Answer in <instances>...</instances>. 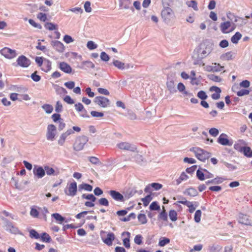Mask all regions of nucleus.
I'll list each match as a JSON object with an SVG mask.
<instances>
[{
	"instance_id": "obj_7",
	"label": "nucleus",
	"mask_w": 252,
	"mask_h": 252,
	"mask_svg": "<svg viewBox=\"0 0 252 252\" xmlns=\"http://www.w3.org/2000/svg\"><path fill=\"white\" fill-rule=\"evenodd\" d=\"M221 32L223 33H228L233 31L236 28V25L230 21L221 23L220 26Z\"/></svg>"
},
{
	"instance_id": "obj_10",
	"label": "nucleus",
	"mask_w": 252,
	"mask_h": 252,
	"mask_svg": "<svg viewBox=\"0 0 252 252\" xmlns=\"http://www.w3.org/2000/svg\"><path fill=\"white\" fill-rule=\"evenodd\" d=\"M117 147L120 150L134 152L136 150V147L128 142H121L117 144Z\"/></svg>"
},
{
	"instance_id": "obj_8",
	"label": "nucleus",
	"mask_w": 252,
	"mask_h": 252,
	"mask_svg": "<svg viewBox=\"0 0 252 252\" xmlns=\"http://www.w3.org/2000/svg\"><path fill=\"white\" fill-rule=\"evenodd\" d=\"M0 54L5 58L9 60L13 59L17 56V53L15 50L7 47H5L0 50Z\"/></svg>"
},
{
	"instance_id": "obj_2",
	"label": "nucleus",
	"mask_w": 252,
	"mask_h": 252,
	"mask_svg": "<svg viewBox=\"0 0 252 252\" xmlns=\"http://www.w3.org/2000/svg\"><path fill=\"white\" fill-rule=\"evenodd\" d=\"M81 128L78 126H74L72 129H67L65 132L62 133L58 141V143L61 146L63 145L65 139L67 136L74 133V131L76 132H80Z\"/></svg>"
},
{
	"instance_id": "obj_47",
	"label": "nucleus",
	"mask_w": 252,
	"mask_h": 252,
	"mask_svg": "<svg viewBox=\"0 0 252 252\" xmlns=\"http://www.w3.org/2000/svg\"><path fill=\"white\" fill-rule=\"evenodd\" d=\"M151 210L158 211L160 209V207L156 202H153L150 205Z\"/></svg>"
},
{
	"instance_id": "obj_32",
	"label": "nucleus",
	"mask_w": 252,
	"mask_h": 252,
	"mask_svg": "<svg viewBox=\"0 0 252 252\" xmlns=\"http://www.w3.org/2000/svg\"><path fill=\"white\" fill-rule=\"evenodd\" d=\"M137 219L138 221L141 224H146L147 222V219L145 214L140 213L138 215Z\"/></svg>"
},
{
	"instance_id": "obj_15",
	"label": "nucleus",
	"mask_w": 252,
	"mask_h": 252,
	"mask_svg": "<svg viewBox=\"0 0 252 252\" xmlns=\"http://www.w3.org/2000/svg\"><path fill=\"white\" fill-rule=\"evenodd\" d=\"M108 193L114 200L120 202L124 201V196L119 192L114 190H111L108 191Z\"/></svg>"
},
{
	"instance_id": "obj_1",
	"label": "nucleus",
	"mask_w": 252,
	"mask_h": 252,
	"mask_svg": "<svg viewBox=\"0 0 252 252\" xmlns=\"http://www.w3.org/2000/svg\"><path fill=\"white\" fill-rule=\"evenodd\" d=\"M161 18L163 21L169 23L175 19V15L173 10L169 7H164L161 12Z\"/></svg>"
},
{
	"instance_id": "obj_28",
	"label": "nucleus",
	"mask_w": 252,
	"mask_h": 252,
	"mask_svg": "<svg viewBox=\"0 0 252 252\" xmlns=\"http://www.w3.org/2000/svg\"><path fill=\"white\" fill-rule=\"evenodd\" d=\"M119 6L121 8L127 9L130 3V0H119Z\"/></svg>"
},
{
	"instance_id": "obj_5",
	"label": "nucleus",
	"mask_w": 252,
	"mask_h": 252,
	"mask_svg": "<svg viewBox=\"0 0 252 252\" xmlns=\"http://www.w3.org/2000/svg\"><path fill=\"white\" fill-rule=\"evenodd\" d=\"M87 141V138L85 136L77 137L73 144V149L76 151L82 150Z\"/></svg>"
},
{
	"instance_id": "obj_62",
	"label": "nucleus",
	"mask_w": 252,
	"mask_h": 252,
	"mask_svg": "<svg viewBox=\"0 0 252 252\" xmlns=\"http://www.w3.org/2000/svg\"><path fill=\"white\" fill-rule=\"evenodd\" d=\"M73 39L68 35H65L63 37V41L68 44L73 41Z\"/></svg>"
},
{
	"instance_id": "obj_64",
	"label": "nucleus",
	"mask_w": 252,
	"mask_h": 252,
	"mask_svg": "<svg viewBox=\"0 0 252 252\" xmlns=\"http://www.w3.org/2000/svg\"><path fill=\"white\" fill-rule=\"evenodd\" d=\"M64 85L67 88L72 89L75 86V83L73 81H69L65 82Z\"/></svg>"
},
{
	"instance_id": "obj_51",
	"label": "nucleus",
	"mask_w": 252,
	"mask_h": 252,
	"mask_svg": "<svg viewBox=\"0 0 252 252\" xmlns=\"http://www.w3.org/2000/svg\"><path fill=\"white\" fill-rule=\"evenodd\" d=\"M37 18L41 21L45 22L47 20V15L46 14L40 12L37 15Z\"/></svg>"
},
{
	"instance_id": "obj_30",
	"label": "nucleus",
	"mask_w": 252,
	"mask_h": 252,
	"mask_svg": "<svg viewBox=\"0 0 252 252\" xmlns=\"http://www.w3.org/2000/svg\"><path fill=\"white\" fill-rule=\"evenodd\" d=\"M242 34L239 32H237L231 38V41L233 43L237 44L241 38Z\"/></svg>"
},
{
	"instance_id": "obj_52",
	"label": "nucleus",
	"mask_w": 252,
	"mask_h": 252,
	"mask_svg": "<svg viewBox=\"0 0 252 252\" xmlns=\"http://www.w3.org/2000/svg\"><path fill=\"white\" fill-rule=\"evenodd\" d=\"M142 236L141 235H136L134 239L135 243L139 245L142 244Z\"/></svg>"
},
{
	"instance_id": "obj_58",
	"label": "nucleus",
	"mask_w": 252,
	"mask_h": 252,
	"mask_svg": "<svg viewBox=\"0 0 252 252\" xmlns=\"http://www.w3.org/2000/svg\"><path fill=\"white\" fill-rule=\"evenodd\" d=\"M209 132L212 136L216 137L219 134V130L216 128H211L210 129Z\"/></svg>"
},
{
	"instance_id": "obj_14",
	"label": "nucleus",
	"mask_w": 252,
	"mask_h": 252,
	"mask_svg": "<svg viewBox=\"0 0 252 252\" xmlns=\"http://www.w3.org/2000/svg\"><path fill=\"white\" fill-rule=\"evenodd\" d=\"M130 233L127 231L124 232L122 234L123 245L127 249H129L130 247Z\"/></svg>"
},
{
	"instance_id": "obj_22",
	"label": "nucleus",
	"mask_w": 252,
	"mask_h": 252,
	"mask_svg": "<svg viewBox=\"0 0 252 252\" xmlns=\"http://www.w3.org/2000/svg\"><path fill=\"white\" fill-rule=\"evenodd\" d=\"M227 135L225 134H221L218 139V142L222 145H230L229 141L227 138Z\"/></svg>"
},
{
	"instance_id": "obj_29",
	"label": "nucleus",
	"mask_w": 252,
	"mask_h": 252,
	"mask_svg": "<svg viewBox=\"0 0 252 252\" xmlns=\"http://www.w3.org/2000/svg\"><path fill=\"white\" fill-rule=\"evenodd\" d=\"M79 190L84 189L87 191H91L93 189V187L89 184L83 183L79 186Z\"/></svg>"
},
{
	"instance_id": "obj_23",
	"label": "nucleus",
	"mask_w": 252,
	"mask_h": 252,
	"mask_svg": "<svg viewBox=\"0 0 252 252\" xmlns=\"http://www.w3.org/2000/svg\"><path fill=\"white\" fill-rule=\"evenodd\" d=\"M158 220L163 221H168L167 214L166 212L165 207L162 206V210L158 216Z\"/></svg>"
},
{
	"instance_id": "obj_35",
	"label": "nucleus",
	"mask_w": 252,
	"mask_h": 252,
	"mask_svg": "<svg viewBox=\"0 0 252 252\" xmlns=\"http://www.w3.org/2000/svg\"><path fill=\"white\" fill-rule=\"evenodd\" d=\"M52 216L59 223L62 224L63 222L65 220V218L62 217L59 213H54L52 215Z\"/></svg>"
},
{
	"instance_id": "obj_63",
	"label": "nucleus",
	"mask_w": 252,
	"mask_h": 252,
	"mask_svg": "<svg viewBox=\"0 0 252 252\" xmlns=\"http://www.w3.org/2000/svg\"><path fill=\"white\" fill-rule=\"evenodd\" d=\"M209 78L214 82H220L221 81V78L217 75H211L209 76Z\"/></svg>"
},
{
	"instance_id": "obj_11",
	"label": "nucleus",
	"mask_w": 252,
	"mask_h": 252,
	"mask_svg": "<svg viewBox=\"0 0 252 252\" xmlns=\"http://www.w3.org/2000/svg\"><path fill=\"white\" fill-rule=\"evenodd\" d=\"M94 102L98 106L103 108L107 107L110 105L109 100L102 96H96L94 99Z\"/></svg>"
},
{
	"instance_id": "obj_41",
	"label": "nucleus",
	"mask_w": 252,
	"mask_h": 252,
	"mask_svg": "<svg viewBox=\"0 0 252 252\" xmlns=\"http://www.w3.org/2000/svg\"><path fill=\"white\" fill-rule=\"evenodd\" d=\"M42 108L48 114L51 113L53 110V107L50 104H44L42 106Z\"/></svg>"
},
{
	"instance_id": "obj_12",
	"label": "nucleus",
	"mask_w": 252,
	"mask_h": 252,
	"mask_svg": "<svg viewBox=\"0 0 252 252\" xmlns=\"http://www.w3.org/2000/svg\"><path fill=\"white\" fill-rule=\"evenodd\" d=\"M56 135V127L52 124L49 125L47 128L46 138L48 140L53 141Z\"/></svg>"
},
{
	"instance_id": "obj_60",
	"label": "nucleus",
	"mask_w": 252,
	"mask_h": 252,
	"mask_svg": "<svg viewBox=\"0 0 252 252\" xmlns=\"http://www.w3.org/2000/svg\"><path fill=\"white\" fill-rule=\"evenodd\" d=\"M30 236L32 238H35V239H38L40 237L39 234L35 230L32 229L30 232Z\"/></svg>"
},
{
	"instance_id": "obj_50",
	"label": "nucleus",
	"mask_w": 252,
	"mask_h": 252,
	"mask_svg": "<svg viewBox=\"0 0 252 252\" xmlns=\"http://www.w3.org/2000/svg\"><path fill=\"white\" fill-rule=\"evenodd\" d=\"M87 47L90 50H94L97 48V45L93 41H89L87 42Z\"/></svg>"
},
{
	"instance_id": "obj_37",
	"label": "nucleus",
	"mask_w": 252,
	"mask_h": 252,
	"mask_svg": "<svg viewBox=\"0 0 252 252\" xmlns=\"http://www.w3.org/2000/svg\"><path fill=\"white\" fill-rule=\"evenodd\" d=\"M243 150L242 153H243L245 156L249 158L252 157V150L250 147L246 146L245 148Z\"/></svg>"
},
{
	"instance_id": "obj_53",
	"label": "nucleus",
	"mask_w": 252,
	"mask_h": 252,
	"mask_svg": "<svg viewBox=\"0 0 252 252\" xmlns=\"http://www.w3.org/2000/svg\"><path fill=\"white\" fill-rule=\"evenodd\" d=\"M45 171H46V174L48 175H53L55 173V170L53 168L50 167L48 166H46L44 167Z\"/></svg>"
},
{
	"instance_id": "obj_27",
	"label": "nucleus",
	"mask_w": 252,
	"mask_h": 252,
	"mask_svg": "<svg viewBox=\"0 0 252 252\" xmlns=\"http://www.w3.org/2000/svg\"><path fill=\"white\" fill-rule=\"evenodd\" d=\"M150 187L153 188L155 190H158L161 189L162 188V185L159 183H153L149 184L148 186L146 187L145 191H148Z\"/></svg>"
},
{
	"instance_id": "obj_56",
	"label": "nucleus",
	"mask_w": 252,
	"mask_h": 252,
	"mask_svg": "<svg viewBox=\"0 0 252 252\" xmlns=\"http://www.w3.org/2000/svg\"><path fill=\"white\" fill-rule=\"evenodd\" d=\"M196 176L197 178L200 181H203L205 180V176L203 172L200 170H198L196 172Z\"/></svg>"
},
{
	"instance_id": "obj_46",
	"label": "nucleus",
	"mask_w": 252,
	"mask_h": 252,
	"mask_svg": "<svg viewBox=\"0 0 252 252\" xmlns=\"http://www.w3.org/2000/svg\"><path fill=\"white\" fill-rule=\"evenodd\" d=\"M84 7L86 12L90 13L92 11L91 2L89 1H87L85 2Z\"/></svg>"
},
{
	"instance_id": "obj_38",
	"label": "nucleus",
	"mask_w": 252,
	"mask_h": 252,
	"mask_svg": "<svg viewBox=\"0 0 252 252\" xmlns=\"http://www.w3.org/2000/svg\"><path fill=\"white\" fill-rule=\"evenodd\" d=\"M44 26L46 29L49 31L57 30L58 29V26L52 23H46Z\"/></svg>"
},
{
	"instance_id": "obj_6",
	"label": "nucleus",
	"mask_w": 252,
	"mask_h": 252,
	"mask_svg": "<svg viewBox=\"0 0 252 252\" xmlns=\"http://www.w3.org/2000/svg\"><path fill=\"white\" fill-rule=\"evenodd\" d=\"M191 151L194 153L196 158L201 161L205 160L210 156L209 153L201 149L200 148H193Z\"/></svg>"
},
{
	"instance_id": "obj_13",
	"label": "nucleus",
	"mask_w": 252,
	"mask_h": 252,
	"mask_svg": "<svg viewBox=\"0 0 252 252\" xmlns=\"http://www.w3.org/2000/svg\"><path fill=\"white\" fill-rule=\"evenodd\" d=\"M17 64L22 67H27L31 64V61L24 55L19 56L17 59Z\"/></svg>"
},
{
	"instance_id": "obj_44",
	"label": "nucleus",
	"mask_w": 252,
	"mask_h": 252,
	"mask_svg": "<svg viewBox=\"0 0 252 252\" xmlns=\"http://www.w3.org/2000/svg\"><path fill=\"white\" fill-rule=\"evenodd\" d=\"M201 211L200 210H197L194 214V220L196 222H199L201 220Z\"/></svg>"
},
{
	"instance_id": "obj_21",
	"label": "nucleus",
	"mask_w": 252,
	"mask_h": 252,
	"mask_svg": "<svg viewBox=\"0 0 252 252\" xmlns=\"http://www.w3.org/2000/svg\"><path fill=\"white\" fill-rule=\"evenodd\" d=\"M6 231H9L11 233L14 234H18L20 233L18 228L17 227L14 226L11 222H8L6 224Z\"/></svg>"
},
{
	"instance_id": "obj_55",
	"label": "nucleus",
	"mask_w": 252,
	"mask_h": 252,
	"mask_svg": "<svg viewBox=\"0 0 252 252\" xmlns=\"http://www.w3.org/2000/svg\"><path fill=\"white\" fill-rule=\"evenodd\" d=\"M99 204L101 205L104 206H109V202L108 200L105 198H101L98 200Z\"/></svg>"
},
{
	"instance_id": "obj_33",
	"label": "nucleus",
	"mask_w": 252,
	"mask_h": 252,
	"mask_svg": "<svg viewBox=\"0 0 252 252\" xmlns=\"http://www.w3.org/2000/svg\"><path fill=\"white\" fill-rule=\"evenodd\" d=\"M41 68L43 71L47 72L51 69V63L48 61L44 62Z\"/></svg>"
},
{
	"instance_id": "obj_25",
	"label": "nucleus",
	"mask_w": 252,
	"mask_h": 252,
	"mask_svg": "<svg viewBox=\"0 0 252 252\" xmlns=\"http://www.w3.org/2000/svg\"><path fill=\"white\" fill-rule=\"evenodd\" d=\"M82 68L84 69L88 70L91 68H94V64L89 61H84L82 63Z\"/></svg>"
},
{
	"instance_id": "obj_3",
	"label": "nucleus",
	"mask_w": 252,
	"mask_h": 252,
	"mask_svg": "<svg viewBox=\"0 0 252 252\" xmlns=\"http://www.w3.org/2000/svg\"><path fill=\"white\" fill-rule=\"evenodd\" d=\"M40 213L43 216L44 220H46V214L48 213V210L46 207H44L43 208L38 207L37 209L36 207H34L31 209L30 215L33 218H38Z\"/></svg>"
},
{
	"instance_id": "obj_24",
	"label": "nucleus",
	"mask_w": 252,
	"mask_h": 252,
	"mask_svg": "<svg viewBox=\"0 0 252 252\" xmlns=\"http://www.w3.org/2000/svg\"><path fill=\"white\" fill-rule=\"evenodd\" d=\"M239 222L245 225H251V220L249 219L248 216L246 215H243L240 217Z\"/></svg>"
},
{
	"instance_id": "obj_4",
	"label": "nucleus",
	"mask_w": 252,
	"mask_h": 252,
	"mask_svg": "<svg viewBox=\"0 0 252 252\" xmlns=\"http://www.w3.org/2000/svg\"><path fill=\"white\" fill-rule=\"evenodd\" d=\"M100 236L102 241L108 246H111L115 240V235L112 232L107 233L104 231H100Z\"/></svg>"
},
{
	"instance_id": "obj_40",
	"label": "nucleus",
	"mask_w": 252,
	"mask_h": 252,
	"mask_svg": "<svg viewBox=\"0 0 252 252\" xmlns=\"http://www.w3.org/2000/svg\"><path fill=\"white\" fill-rule=\"evenodd\" d=\"M169 242L170 239L169 238L166 237H161L160 238L158 242V245L160 247H163L166 244L169 243Z\"/></svg>"
},
{
	"instance_id": "obj_43",
	"label": "nucleus",
	"mask_w": 252,
	"mask_h": 252,
	"mask_svg": "<svg viewBox=\"0 0 252 252\" xmlns=\"http://www.w3.org/2000/svg\"><path fill=\"white\" fill-rule=\"evenodd\" d=\"M41 240L45 242H50L51 241V237L48 234L44 232L42 234L41 236Z\"/></svg>"
},
{
	"instance_id": "obj_54",
	"label": "nucleus",
	"mask_w": 252,
	"mask_h": 252,
	"mask_svg": "<svg viewBox=\"0 0 252 252\" xmlns=\"http://www.w3.org/2000/svg\"><path fill=\"white\" fill-rule=\"evenodd\" d=\"M55 110L57 112L60 113L63 110V105L60 101H58L56 102L55 106Z\"/></svg>"
},
{
	"instance_id": "obj_61",
	"label": "nucleus",
	"mask_w": 252,
	"mask_h": 252,
	"mask_svg": "<svg viewBox=\"0 0 252 252\" xmlns=\"http://www.w3.org/2000/svg\"><path fill=\"white\" fill-rule=\"evenodd\" d=\"M100 58L102 61L107 62L109 60V56L104 52H101L100 54Z\"/></svg>"
},
{
	"instance_id": "obj_20",
	"label": "nucleus",
	"mask_w": 252,
	"mask_h": 252,
	"mask_svg": "<svg viewBox=\"0 0 252 252\" xmlns=\"http://www.w3.org/2000/svg\"><path fill=\"white\" fill-rule=\"evenodd\" d=\"M210 91H215V93L212 94L211 97L214 100H217L220 98L221 90L217 86H212L210 88Z\"/></svg>"
},
{
	"instance_id": "obj_26",
	"label": "nucleus",
	"mask_w": 252,
	"mask_h": 252,
	"mask_svg": "<svg viewBox=\"0 0 252 252\" xmlns=\"http://www.w3.org/2000/svg\"><path fill=\"white\" fill-rule=\"evenodd\" d=\"M166 86L168 90L171 93H174L176 92V90L174 82L173 80H170L167 82Z\"/></svg>"
},
{
	"instance_id": "obj_42",
	"label": "nucleus",
	"mask_w": 252,
	"mask_h": 252,
	"mask_svg": "<svg viewBox=\"0 0 252 252\" xmlns=\"http://www.w3.org/2000/svg\"><path fill=\"white\" fill-rule=\"evenodd\" d=\"M82 198L86 199L90 201H95L96 198L93 194H83L82 195Z\"/></svg>"
},
{
	"instance_id": "obj_48",
	"label": "nucleus",
	"mask_w": 252,
	"mask_h": 252,
	"mask_svg": "<svg viewBox=\"0 0 252 252\" xmlns=\"http://www.w3.org/2000/svg\"><path fill=\"white\" fill-rule=\"evenodd\" d=\"M250 93V91L246 89H242L237 93V95L239 96H242L245 95H248Z\"/></svg>"
},
{
	"instance_id": "obj_34",
	"label": "nucleus",
	"mask_w": 252,
	"mask_h": 252,
	"mask_svg": "<svg viewBox=\"0 0 252 252\" xmlns=\"http://www.w3.org/2000/svg\"><path fill=\"white\" fill-rule=\"evenodd\" d=\"M169 217L171 221H175L178 219L177 213L174 210H171L169 212Z\"/></svg>"
},
{
	"instance_id": "obj_39",
	"label": "nucleus",
	"mask_w": 252,
	"mask_h": 252,
	"mask_svg": "<svg viewBox=\"0 0 252 252\" xmlns=\"http://www.w3.org/2000/svg\"><path fill=\"white\" fill-rule=\"evenodd\" d=\"M113 64L115 66L120 69H123L125 68V63L118 60H114Z\"/></svg>"
},
{
	"instance_id": "obj_31",
	"label": "nucleus",
	"mask_w": 252,
	"mask_h": 252,
	"mask_svg": "<svg viewBox=\"0 0 252 252\" xmlns=\"http://www.w3.org/2000/svg\"><path fill=\"white\" fill-rule=\"evenodd\" d=\"M188 176L184 172H182L178 179L176 180V185H179L182 182L188 179Z\"/></svg>"
},
{
	"instance_id": "obj_59",
	"label": "nucleus",
	"mask_w": 252,
	"mask_h": 252,
	"mask_svg": "<svg viewBox=\"0 0 252 252\" xmlns=\"http://www.w3.org/2000/svg\"><path fill=\"white\" fill-rule=\"evenodd\" d=\"M75 107L76 110L78 112L84 110L85 113H87L86 110L84 109L83 105L81 103H78L75 104Z\"/></svg>"
},
{
	"instance_id": "obj_18",
	"label": "nucleus",
	"mask_w": 252,
	"mask_h": 252,
	"mask_svg": "<svg viewBox=\"0 0 252 252\" xmlns=\"http://www.w3.org/2000/svg\"><path fill=\"white\" fill-rule=\"evenodd\" d=\"M59 67L62 71L65 73L70 74L72 71V69L70 65L64 62H61L59 63Z\"/></svg>"
},
{
	"instance_id": "obj_17",
	"label": "nucleus",
	"mask_w": 252,
	"mask_h": 252,
	"mask_svg": "<svg viewBox=\"0 0 252 252\" xmlns=\"http://www.w3.org/2000/svg\"><path fill=\"white\" fill-rule=\"evenodd\" d=\"M247 145V142L243 139L238 140L234 145V148L238 152L242 153L243 149Z\"/></svg>"
},
{
	"instance_id": "obj_49",
	"label": "nucleus",
	"mask_w": 252,
	"mask_h": 252,
	"mask_svg": "<svg viewBox=\"0 0 252 252\" xmlns=\"http://www.w3.org/2000/svg\"><path fill=\"white\" fill-rule=\"evenodd\" d=\"M197 96L202 100H205L207 99V98L208 97V96L206 94V93L203 91H199L197 93Z\"/></svg>"
},
{
	"instance_id": "obj_57",
	"label": "nucleus",
	"mask_w": 252,
	"mask_h": 252,
	"mask_svg": "<svg viewBox=\"0 0 252 252\" xmlns=\"http://www.w3.org/2000/svg\"><path fill=\"white\" fill-rule=\"evenodd\" d=\"M31 78L35 82H38L41 79V77L37 74V71L32 74Z\"/></svg>"
},
{
	"instance_id": "obj_19",
	"label": "nucleus",
	"mask_w": 252,
	"mask_h": 252,
	"mask_svg": "<svg viewBox=\"0 0 252 252\" xmlns=\"http://www.w3.org/2000/svg\"><path fill=\"white\" fill-rule=\"evenodd\" d=\"M33 174L38 178H41L45 175V169L42 167H34L33 169Z\"/></svg>"
},
{
	"instance_id": "obj_45",
	"label": "nucleus",
	"mask_w": 252,
	"mask_h": 252,
	"mask_svg": "<svg viewBox=\"0 0 252 252\" xmlns=\"http://www.w3.org/2000/svg\"><path fill=\"white\" fill-rule=\"evenodd\" d=\"M91 115L92 117L96 118H101L104 116L103 113L95 111H92L91 112Z\"/></svg>"
},
{
	"instance_id": "obj_36",
	"label": "nucleus",
	"mask_w": 252,
	"mask_h": 252,
	"mask_svg": "<svg viewBox=\"0 0 252 252\" xmlns=\"http://www.w3.org/2000/svg\"><path fill=\"white\" fill-rule=\"evenodd\" d=\"M186 4L188 7H192L195 11H198L197 3L195 0H192L188 1L186 2Z\"/></svg>"
},
{
	"instance_id": "obj_16",
	"label": "nucleus",
	"mask_w": 252,
	"mask_h": 252,
	"mask_svg": "<svg viewBox=\"0 0 252 252\" xmlns=\"http://www.w3.org/2000/svg\"><path fill=\"white\" fill-rule=\"evenodd\" d=\"M51 45L53 48L58 52L63 53L65 50L64 45L59 41H53L51 42Z\"/></svg>"
},
{
	"instance_id": "obj_9",
	"label": "nucleus",
	"mask_w": 252,
	"mask_h": 252,
	"mask_svg": "<svg viewBox=\"0 0 252 252\" xmlns=\"http://www.w3.org/2000/svg\"><path fill=\"white\" fill-rule=\"evenodd\" d=\"M77 191V183L75 182L71 183L64 189L66 195L70 196H75Z\"/></svg>"
}]
</instances>
